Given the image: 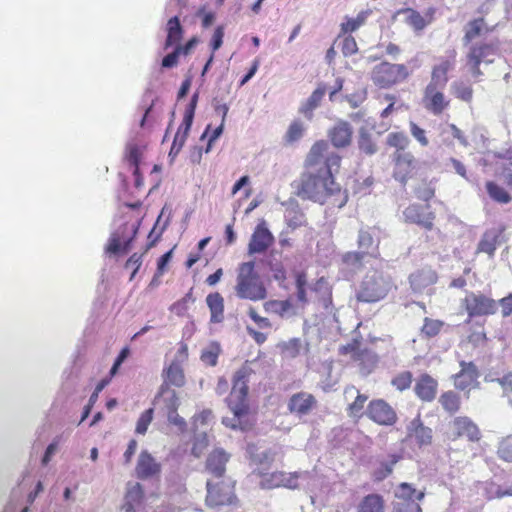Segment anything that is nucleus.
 Segmentation results:
<instances>
[{"instance_id":"nucleus-1","label":"nucleus","mask_w":512,"mask_h":512,"mask_svg":"<svg viewBox=\"0 0 512 512\" xmlns=\"http://www.w3.org/2000/svg\"><path fill=\"white\" fill-rule=\"evenodd\" d=\"M340 162L341 157L330 151L326 141L316 142L306 159L308 171L302 174L296 184L297 195L302 199L323 204L328 196L340 192V185L334 181Z\"/></svg>"},{"instance_id":"nucleus-2","label":"nucleus","mask_w":512,"mask_h":512,"mask_svg":"<svg viewBox=\"0 0 512 512\" xmlns=\"http://www.w3.org/2000/svg\"><path fill=\"white\" fill-rule=\"evenodd\" d=\"M252 369L248 365H243L233 376V386L228 398V405L232 411V417H224L222 423L232 429H245L242 418L247 414L245 399L248 392L247 382Z\"/></svg>"},{"instance_id":"nucleus-3","label":"nucleus","mask_w":512,"mask_h":512,"mask_svg":"<svg viewBox=\"0 0 512 512\" xmlns=\"http://www.w3.org/2000/svg\"><path fill=\"white\" fill-rule=\"evenodd\" d=\"M235 291L240 299L258 301L266 298V288L255 271L254 261L245 262L239 266Z\"/></svg>"},{"instance_id":"nucleus-4","label":"nucleus","mask_w":512,"mask_h":512,"mask_svg":"<svg viewBox=\"0 0 512 512\" xmlns=\"http://www.w3.org/2000/svg\"><path fill=\"white\" fill-rule=\"evenodd\" d=\"M391 278L382 271H368L357 292V299L362 302H377L383 299L391 290Z\"/></svg>"},{"instance_id":"nucleus-5","label":"nucleus","mask_w":512,"mask_h":512,"mask_svg":"<svg viewBox=\"0 0 512 512\" xmlns=\"http://www.w3.org/2000/svg\"><path fill=\"white\" fill-rule=\"evenodd\" d=\"M410 76V70L405 64L381 62L371 71V80L380 88H389L405 81Z\"/></svg>"},{"instance_id":"nucleus-6","label":"nucleus","mask_w":512,"mask_h":512,"mask_svg":"<svg viewBox=\"0 0 512 512\" xmlns=\"http://www.w3.org/2000/svg\"><path fill=\"white\" fill-rule=\"evenodd\" d=\"M497 50L498 48L494 43L471 44L466 56V65L473 77L478 78L483 74L479 68L481 63H493Z\"/></svg>"},{"instance_id":"nucleus-7","label":"nucleus","mask_w":512,"mask_h":512,"mask_svg":"<svg viewBox=\"0 0 512 512\" xmlns=\"http://www.w3.org/2000/svg\"><path fill=\"white\" fill-rule=\"evenodd\" d=\"M463 306L470 318L493 315L498 309L497 302L481 293L467 292Z\"/></svg>"},{"instance_id":"nucleus-8","label":"nucleus","mask_w":512,"mask_h":512,"mask_svg":"<svg viewBox=\"0 0 512 512\" xmlns=\"http://www.w3.org/2000/svg\"><path fill=\"white\" fill-rule=\"evenodd\" d=\"M206 486V504L209 507L227 505L233 502L235 495L231 481H221L213 484L212 481L208 480Z\"/></svg>"},{"instance_id":"nucleus-9","label":"nucleus","mask_w":512,"mask_h":512,"mask_svg":"<svg viewBox=\"0 0 512 512\" xmlns=\"http://www.w3.org/2000/svg\"><path fill=\"white\" fill-rule=\"evenodd\" d=\"M368 415L376 423L392 425L396 421V413L384 400L372 401L368 406Z\"/></svg>"},{"instance_id":"nucleus-10","label":"nucleus","mask_w":512,"mask_h":512,"mask_svg":"<svg viewBox=\"0 0 512 512\" xmlns=\"http://www.w3.org/2000/svg\"><path fill=\"white\" fill-rule=\"evenodd\" d=\"M274 237L272 233L265 226V223L262 222L258 224L251 236L249 245H248V253L250 255L256 253H263L268 249V247L273 243Z\"/></svg>"},{"instance_id":"nucleus-11","label":"nucleus","mask_w":512,"mask_h":512,"mask_svg":"<svg viewBox=\"0 0 512 512\" xmlns=\"http://www.w3.org/2000/svg\"><path fill=\"white\" fill-rule=\"evenodd\" d=\"M135 472L139 479H151L160 474L161 465L150 453L142 451L138 457Z\"/></svg>"},{"instance_id":"nucleus-12","label":"nucleus","mask_w":512,"mask_h":512,"mask_svg":"<svg viewBox=\"0 0 512 512\" xmlns=\"http://www.w3.org/2000/svg\"><path fill=\"white\" fill-rule=\"evenodd\" d=\"M403 216L406 222L417 224L426 230H432L435 214L433 212L425 213L423 207L418 204L409 205L404 211Z\"/></svg>"},{"instance_id":"nucleus-13","label":"nucleus","mask_w":512,"mask_h":512,"mask_svg":"<svg viewBox=\"0 0 512 512\" xmlns=\"http://www.w3.org/2000/svg\"><path fill=\"white\" fill-rule=\"evenodd\" d=\"M130 232L132 235L127 240L121 239L120 232L113 233L110 237L107 251L113 254L124 252L127 253L130 249V245L138 232V226L135 224H125L121 227V233Z\"/></svg>"},{"instance_id":"nucleus-14","label":"nucleus","mask_w":512,"mask_h":512,"mask_svg":"<svg viewBox=\"0 0 512 512\" xmlns=\"http://www.w3.org/2000/svg\"><path fill=\"white\" fill-rule=\"evenodd\" d=\"M442 89L432 86H426L423 103L424 107L435 115H439L448 106V101L445 100Z\"/></svg>"},{"instance_id":"nucleus-15","label":"nucleus","mask_w":512,"mask_h":512,"mask_svg":"<svg viewBox=\"0 0 512 512\" xmlns=\"http://www.w3.org/2000/svg\"><path fill=\"white\" fill-rule=\"evenodd\" d=\"M455 437H466L469 441H478L480 431L477 425L468 417H456L452 422Z\"/></svg>"},{"instance_id":"nucleus-16","label":"nucleus","mask_w":512,"mask_h":512,"mask_svg":"<svg viewBox=\"0 0 512 512\" xmlns=\"http://www.w3.org/2000/svg\"><path fill=\"white\" fill-rule=\"evenodd\" d=\"M316 405L315 397L307 392L294 394L288 403V409L291 413L299 416L307 415Z\"/></svg>"},{"instance_id":"nucleus-17","label":"nucleus","mask_w":512,"mask_h":512,"mask_svg":"<svg viewBox=\"0 0 512 512\" xmlns=\"http://www.w3.org/2000/svg\"><path fill=\"white\" fill-rule=\"evenodd\" d=\"M461 370L454 376V385L456 388L465 390L477 381L479 376L477 367L472 362H460Z\"/></svg>"},{"instance_id":"nucleus-18","label":"nucleus","mask_w":512,"mask_h":512,"mask_svg":"<svg viewBox=\"0 0 512 512\" xmlns=\"http://www.w3.org/2000/svg\"><path fill=\"white\" fill-rule=\"evenodd\" d=\"M407 436L414 438L419 446H426L432 442V430L425 427L420 418H415L408 424Z\"/></svg>"},{"instance_id":"nucleus-19","label":"nucleus","mask_w":512,"mask_h":512,"mask_svg":"<svg viewBox=\"0 0 512 512\" xmlns=\"http://www.w3.org/2000/svg\"><path fill=\"white\" fill-rule=\"evenodd\" d=\"M229 457L230 456L221 448L213 450L206 461L207 470L217 478L222 477Z\"/></svg>"},{"instance_id":"nucleus-20","label":"nucleus","mask_w":512,"mask_h":512,"mask_svg":"<svg viewBox=\"0 0 512 512\" xmlns=\"http://www.w3.org/2000/svg\"><path fill=\"white\" fill-rule=\"evenodd\" d=\"M415 393L423 401H432L436 396L437 381L428 374L419 377L415 384Z\"/></svg>"},{"instance_id":"nucleus-21","label":"nucleus","mask_w":512,"mask_h":512,"mask_svg":"<svg viewBox=\"0 0 512 512\" xmlns=\"http://www.w3.org/2000/svg\"><path fill=\"white\" fill-rule=\"evenodd\" d=\"M409 279L411 288L415 292L420 293L429 286L433 285L437 280V276L431 268H423L411 274Z\"/></svg>"},{"instance_id":"nucleus-22","label":"nucleus","mask_w":512,"mask_h":512,"mask_svg":"<svg viewBox=\"0 0 512 512\" xmlns=\"http://www.w3.org/2000/svg\"><path fill=\"white\" fill-rule=\"evenodd\" d=\"M163 383L161 385H167L169 387H182L185 384V375L181 365L173 361L166 369L163 370Z\"/></svg>"},{"instance_id":"nucleus-23","label":"nucleus","mask_w":512,"mask_h":512,"mask_svg":"<svg viewBox=\"0 0 512 512\" xmlns=\"http://www.w3.org/2000/svg\"><path fill=\"white\" fill-rule=\"evenodd\" d=\"M502 230L491 229L486 231L477 246V253H486L490 257L494 256Z\"/></svg>"},{"instance_id":"nucleus-24","label":"nucleus","mask_w":512,"mask_h":512,"mask_svg":"<svg viewBox=\"0 0 512 512\" xmlns=\"http://www.w3.org/2000/svg\"><path fill=\"white\" fill-rule=\"evenodd\" d=\"M157 403H162L167 412L178 410L180 398L178 393L167 385H161L156 397Z\"/></svg>"},{"instance_id":"nucleus-25","label":"nucleus","mask_w":512,"mask_h":512,"mask_svg":"<svg viewBox=\"0 0 512 512\" xmlns=\"http://www.w3.org/2000/svg\"><path fill=\"white\" fill-rule=\"evenodd\" d=\"M352 130L347 122H339L331 131L330 138L335 147H345L350 144Z\"/></svg>"},{"instance_id":"nucleus-26","label":"nucleus","mask_w":512,"mask_h":512,"mask_svg":"<svg viewBox=\"0 0 512 512\" xmlns=\"http://www.w3.org/2000/svg\"><path fill=\"white\" fill-rule=\"evenodd\" d=\"M206 303L209 307L212 323H220L224 319V299L219 293H210L206 297Z\"/></svg>"},{"instance_id":"nucleus-27","label":"nucleus","mask_w":512,"mask_h":512,"mask_svg":"<svg viewBox=\"0 0 512 512\" xmlns=\"http://www.w3.org/2000/svg\"><path fill=\"white\" fill-rule=\"evenodd\" d=\"M358 248L364 255L376 256L378 253V241H376L370 231L360 230L358 234Z\"/></svg>"},{"instance_id":"nucleus-28","label":"nucleus","mask_w":512,"mask_h":512,"mask_svg":"<svg viewBox=\"0 0 512 512\" xmlns=\"http://www.w3.org/2000/svg\"><path fill=\"white\" fill-rule=\"evenodd\" d=\"M357 512H384V500L378 494H369L361 500Z\"/></svg>"},{"instance_id":"nucleus-29","label":"nucleus","mask_w":512,"mask_h":512,"mask_svg":"<svg viewBox=\"0 0 512 512\" xmlns=\"http://www.w3.org/2000/svg\"><path fill=\"white\" fill-rule=\"evenodd\" d=\"M395 501H420L424 498V492H417L410 484L401 483L395 489Z\"/></svg>"},{"instance_id":"nucleus-30","label":"nucleus","mask_w":512,"mask_h":512,"mask_svg":"<svg viewBox=\"0 0 512 512\" xmlns=\"http://www.w3.org/2000/svg\"><path fill=\"white\" fill-rule=\"evenodd\" d=\"M488 31L485 22L482 18L470 21L465 27L464 43L468 44L477 37H481Z\"/></svg>"},{"instance_id":"nucleus-31","label":"nucleus","mask_w":512,"mask_h":512,"mask_svg":"<svg viewBox=\"0 0 512 512\" xmlns=\"http://www.w3.org/2000/svg\"><path fill=\"white\" fill-rule=\"evenodd\" d=\"M339 351L343 355L350 354L353 360H363L367 358L371 363H374V354L368 351H360L359 350V342L354 340L352 343H348L347 345H342L339 348Z\"/></svg>"},{"instance_id":"nucleus-32","label":"nucleus","mask_w":512,"mask_h":512,"mask_svg":"<svg viewBox=\"0 0 512 512\" xmlns=\"http://www.w3.org/2000/svg\"><path fill=\"white\" fill-rule=\"evenodd\" d=\"M166 47L176 44L182 37V27L177 16L172 17L167 23Z\"/></svg>"},{"instance_id":"nucleus-33","label":"nucleus","mask_w":512,"mask_h":512,"mask_svg":"<svg viewBox=\"0 0 512 512\" xmlns=\"http://www.w3.org/2000/svg\"><path fill=\"white\" fill-rule=\"evenodd\" d=\"M485 382H497L503 390V397L508 398L512 406V372H508L503 377L494 378L490 374L484 378Z\"/></svg>"},{"instance_id":"nucleus-34","label":"nucleus","mask_w":512,"mask_h":512,"mask_svg":"<svg viewBox=\"0 0 512 512\" xmlns=\"http://www.w3.org/2000/svg\"><path fill=\"white\" fill-rule=\"evenodd\" d=\"M264 308L267 312L276 313L281 317L294 314V312H292V304L289 300L268 301L264 304Z\"/></svg>"},{"instance_id":"nucleus-35","label":"nucleus","mask_w":512,"mask_h":512,"mask_svg":"<svg viewBox=\"0 0 512 512\" xmlns=\"http://www.w3.org/2000/svg\"><path fill=\"white\" fill-rule=\"evenodd\" d=\"M370 14V10H363L359 12L355 18L346 17V21L341 24L342 32L348 33L356 31L358 28L365 24Z\"/></svg>"},{"instance_id":"nucleus-36","label":"nucleus","mask_w":512,"mask_h":512,"mask_svg":"<svg viewBox=\"0 0 512 512\" xmlns=\"http://www.w3.org/2000/svg\"><path fill=\"white\" fill-rule=\"evenodd\" d=\"M358 145L361 151L366 153L367 155H373L377 151V146L372 140L371 134L368 129L362 126L359 129V140Z\"/></svg>"},{"instance_id":"nucleus-37","label":"nucleus","mask_w":512,"mask_h":512,"mask_svg":"<svg viewBox=\"0 0 512 512\" xmlns=\"http://www.w3.org/2000/svg\"><path fill=\"white\" fill-rule=\"evenodd\" d=\"M439 402L451 414L457 412L460 408V397L453 391L443 393L439 398Z\"/></svg>"},{"instance_id":"nucleus-38","label":"nucleus","mask_w":512,"mask_h":512,"mask_svg":"<svg viewBox=\"0 0 512 512\" xmlns=\"http://www.w3.org/2000/svg\"><path fill=\"white\" fill-rule=\"evenodd\" d=\"M486 189L489 196L494 201L504 204L509 203L511 201V196L509 195V193L504 188H502L501 186L492 181L486 183Z\"/></svg>"},{"instance_id":"nucleus-39","label":"nucleus","mask_w":512,"mask_h":512,"mask_svg":"<svg viewBox=\"0 0 512 512\" xmlns=\"http://www.w3.org/2000/svg\"><path fill=\"white\" fill-rule=\"evenodd\" d=\"M283 477L281 479V486L289 488V489H296L299 487L298 480H307L310 477V473L307 471H300V472H293V473H286L282 472Z\"/></svg>"},{"instance_id":"nucleus-40","label":"nucleus","mask_w":512,"mask_h":512,"mask_svg":"<svg viewBox=\"0 0 512 512\" xmlns=\"http://www.w3.org/2000/svg\"><path fill=\"white\" fill-rule=\"evenodd\" d=\"M279 348L284 358L293 359L300 353L301 341L298 338H292L287 342L279 344Z\"/></svg>"},{"instance_id":"nucleus-41","label":"nucleus","mask_w":512,"mask_h":512,"mask_svg":"<svg viewBox=\"0 0 512 512\" xmlns=\"http://www.w3.org/2000/svg\"><path fill=\"white\" fill-rule=\"evenodd\" d=\"M181 128L182 127L178 128V131L174 137L171 149L168 154V157L171 162H173L175 160L176 156L179 154V152L183 148V146L186 142V139L188 137L189 131H190V129H187V130L185 129V132L182 133Z\"/></svg>"},{"instance_id":"nucleus-42","label":"nucleus","mask_w":512,"mask_h":512,"mask_svg":"<svg viewBox=\"0 0 512 512\" xmlns=\"http://www.w3.org/2000/svg\"><path fill=\"white\" fill-rule=\"evenodd\" d=\"M386 142L389 146L395 147L397 151H400L408 146L409 139L403 132H392L388 134Z\"/></svg>"},{"instance_id":"nucleus-43","label":"nucleus","mask_w":512,"mask_h":512,"mask_svg":"<svg viewBox=\"0 0 512 512\" xmlns=\"http://www.w3.org/2000/svg\"><path fill=\"white\" fill-rule=\"evenodd\" d=\"M324 95V89H316L307 99L306 103L302 106L301 112H303L305 115L311 113L319 105Z\"/></svg>"},{"instance_id":"nucleus-44","label":"nucleus","mask_w":512,"mask_h":512,"mask_svg":"<svg viewBox=\"0 0 512 512\" xmlns=\"http://www.w3.org/2000/svg\"><path fill=\"white\" fill-rule=\"evenodd\" d=\"M164 211H165V207L162 209L160 215L157 218V221H156L154 227L152 228V230L150 231V233L148 235L149 243L147 245L146 250H148L149 248L153 247L156 244V242L160 239L162 233L164 232V230L167 227L168 219L165 221L163 226L158 229V225H159L160 220L164 214Z\"/></svg>"},{"instance_id":"nucleus-45","label":"nucleus","mask_w":512,"mask_h":512,"mask_svg":"<svg viewBox=\"0 0 512 512\" xmlns=\"http://www.w3.org/2000/svg\"><path fill=\"white\" fill-rule=\"evenodd\" d=\"M282 471H276L262 476L260 486L263 489H273L281 486Z\"/></svg>"},{"instance_id":"nucleus-46","label":"nucleus","mask_w":512,"mask_h":512,"mask_svg":"<svg viewBox=\"0 0 512 512\" xmlns=\"http://www.w3.org/2000/svg\"><path fill=\"white\" fill-rule=\"evenodd\" d=\"M304 130V124L301 121L292 122L285 135L286 141L289 143L298 141L303 137Z\"/></svg>"},{"instance_id":"nucleus-47","label":"nucleus","mask_w":512,"mask_h":512,"mask_svg":"<svg viewBox=\"0 0 512 512\" xmlns=\"http://www.w3.org/2000/svg\"><path fill=\"white\" fill-rule=\"evenodd\" d=\"M208 436L205 432L197 433L194 438L192 454L199 458L208 446Z\"/></svg>"},{"instance_id":"nucleus-48","label":"nucleus","mask_w":512,"mask_h":512,"mask_svg":"<svg viewBox=\"0 0 512 512\" xmlns=\"http://www.w3.org/2000/svg\"><path fill=\"white\" fill-rule=\"evenodd\" d=\"M199 94L198 92L194 93L191 97L190 103L188 104L185 114H184V125H186V130L191 129L194 115H195V109L197 106Z\"/></svg>"},{"instance_id":"nucleus-49","label":"nucleus","mask_w":512,"mask_h":512,"mask_svg":"<svg viewBox=\"0 0 512 512\" xmlns=\"http://www.w3.org/2000/svg\"><path fill=\"white\" fill-rule=\"evenodd\" d=\"M498 455L501 459L512 462V435L504 438L498 447Z\"/></svg>"},{"instance_id":"nucleus-50","label":"nucleus","mask_w":512,"mask_h":512,"mask_svg":"<svg viewBox=\"0 0 512 512\" xmlns=\"http://www.w3.org/2000/svg\"><path fill=\"white\" fill-rule=\"evenodd\" d=\"M392 512H422L416 501H394Z\"/></svg>"},{"instance_id":"nucleus-51","label":"nucleus","mask_w":512,"mask_h":512,"mask_svg":"<svg viewBox=\"0 0 512 512\" xmlns=\"http://www.w3.org/2000/svg\"><path fill=\"white\" fill-rule=\"evenodd\" d=\"M153 409H147L145 410L139 417L137 424H136V433L138 434H145L149 424L151 423L153 419Z\"/></svg>"},{"instance_id":"nucleus-52","label":"nucleus","mask_w":512,"mask_h":512,"mask_svg":"<svg viewBox=\"0 0 512 512\" xmlns=\"http://www.w3.org/2000/svg\"><path fill=\"white\" fill-rule=\"evenodd\" d=\"M364 254L360 251L347 252L343 255V262L352 268H358L362 265Z\"/></svg>"},{"instance_id":"nucleus-53","label":"nucleus","mask_w":512,"mask_h":512,"mask_svg":"<svg viewBox=\"0 0 512 512\" xmlns=\"http://www.w3.org/2000/svg\"><path fill=\"white\" fill-rule=\"evenodd\" d=\"M447 82H448V76L445 73H443L442 71H439L436 67H434L432 70V74H431V81L427 86L444 89Z\"/></svg>"},{"instance_id":"nucleus-54","label":"nucleus","mask_w":512,"mask_h":512,"mask_svg":"<svg viewBox=\"0 0 512 512\" xmlns=\"http://www.w3.org/2000/svg\"><path fill=\"white\" fill-rule=\"evenodd\" d=\"M441 327V321L426 318L424 325L422 327V333H424L428 337H433L440 332Z\"/></svg>"},{"instance_id":"nucleus-55","label":"nucleus","mask_w":512,"mask_h":512,"mask_svg":"<svg viewBox=\"0 0 512 512\" xmlns=\"http://www.w3.org/2000/svg\"><path fill=\"white\" fill-rule=\"evenodd\" d=\"M435 190L428 183H421L415 189V195L422 201H429L434 196Z\"/></svg>"},{"instance_id":"nucleus-56","label":"nucleus","mask_w":512,"mask_h":512,"mask_svg":"<svg viewBox=\"0 0 512 512\" xmlns=\"http://www.w3.org/2000/svg\"><path fill=\"white\" fill-rule=\"evenodd\" d=\"M412 382V374L410 372H403L397 375L392 380V385L395 386L399 391H403L410 387Z\"/></svg>"},{"instance_id":"nucleus-57","label":"nucleus","mask_w":512,"mask_h":512,"mask_svg":"<svg viewBox=\"0 0 512 512\" xmlns=\"http://www.w3.org/2000/svg\"><path fill=\"white\" fill-rule=\"evenodd\" d=\"M410 133L420 143L421 146L426 147L429 144L426 132L420 128L416 123L410 122Z\"/></svg>"},{"instance_id":"nucleus-58","label":"nucleus","mask_w":512,"mask_h":512,"mask_svg":"<svg viewBox=\"0 0 512 512\" xmlns=\"http://www.w3.org/2000/svg\"><path fill=\"white\" fill-rule=\"evenodd\" d=\"M455 94L461 100L469 102L472 99L473 90L470 86L463 83H454Z\"/></svg>"},{"instance_id":"nucleus-59","label":"nucleus","mask_w":512,"mask_h":512,"mask_svg":"<svg viewBox=\"0 0 512 512\" xmlns=\"http://www.w3.org/2000/svg\"><path fill=\"white\" fill-rule=\"evenodd\" d=\"M396 164L398 167H406L407 169L412 167L415 159L410 152L397 151L395 153Z\"/></svg>"},{"instance_id":"nucleus-60","label":"nucleus","mask_w":512,"mask_h":512,"mask_svg":"<svg viewBox=\"0 0 512 512\" xmlns=\"http://www.w3.org/2000/svg\"><path fill=\"white\" fill-rule=\"evenodd\" d=\"M142 497V487L139 483H135L128 487L126 500L128 504L138 502Z\"/></svg>"},{"instance_id":"nucleus-61","label":"nucleus","mask_w":512,"mask_h":512,"mask_svg":"<svg viewBox=\"0 0 512 512\" xmlns=\"http://www.w3.org/2000/svg\"><path fill=\"white\" fill-rule=\"evenodd\" d=\"M366 401L367 396L358 394L354 402L349 405L348 409L350 416L360 415Z\"/></svg>"},{"instance_id":"nucleus-62","label":"nucleus","mask_w":512,"mask_h":512,"mask_svg":"<svg viewBox=\"0 0 512 512\" xmlns=\"http://www.w3.org/2000/svg\"><path fill=\"white\" fill-rule=\"evenodd\" d=\"M407 23L416 30H422L426 26L424 18L416 11L410 12L407 17Z\"/></svg>"},{"instance_id":"nucleus-63","label":"nucleus","mask_w":512,"mask_h":512,"mask_svg":"<svg viewBox=\"0 0 512 512\" xmlns=\"http://www.w3.org/2000/svg\"><path fill=\"white\" fill-rule=\"evenodd\" d=\"M270 270L274 280L282 284L286 280V271L281 263H270Z\"/></svg>"},{"instance_id":"nucleus-64","label":"nucleus","mask_w":512,"mask_h":512,"mask_svg":"<svg viewBox=\"0 0 512 512\" xmlns=\"http://www.w3.org/2000/svg\"><path fill=\"white\" fill-rule=\"evenodd\" d=\"M358 47L355 39L352 36H347L343 40L342 52L345 56L353 55L357 52Z\"/></svg>"}]
</instances>
